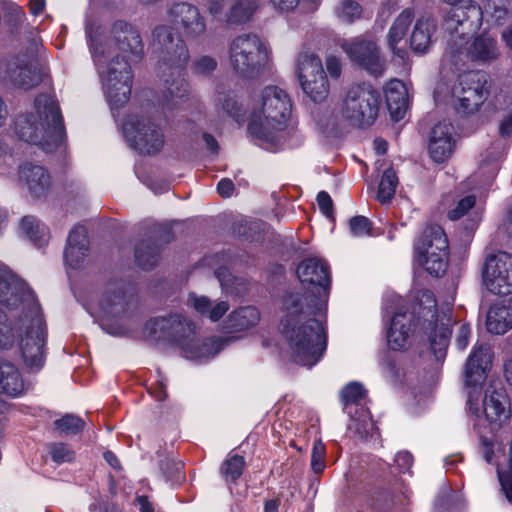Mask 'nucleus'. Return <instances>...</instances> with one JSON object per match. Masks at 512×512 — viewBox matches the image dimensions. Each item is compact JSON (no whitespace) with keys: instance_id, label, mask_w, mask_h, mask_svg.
<instances>
[{"instance_id":"393cba45","label":"nucleus","mask_w":512,"mask_h":512,"mask_svg":"<svg viewBox=\"0 0 512 512\" xmlns=\"http://www.w3.org/2000/svg\"><path fill=\"white\" fill-rule=\"evenodd\" d=\"M415 326L414 313L409 311L395 313L387 332L389 348L395 351L405 349Z\"/></svg>"},{"instance_id":"680f3d73","label":"nucleus","mask_w":512,"mask_h":512,"mask_svg":"<svg viewBox=\"0 0 512 512\" xmlns=\"http://www.w3.org/2000/svg\"><path fill=\"white\" fill-rule=\"evenodd\" d=\"M182 463L174 461H166L162 463L161 469L168 479L179 478L182 470Z\"/></svg>"},{"instance_id":"aec40b11","label":"nucleus","mask_w":512,"mask_h":512,"mask_svg":"<svg viewBox=\"0 0 512 512\" xmlns=\"http://www.w3.org/2000/svg\"><path fill=\"white\" fill-rule=\"evenodd\" d=\"M455 129L451 122L442 121L431 130L428 151L436 163L447 161L453 154L456 145Z\"/></svg>"},{"instance_id":"423d86ee","label":"nucleus","mask_w":512,"mask_h":512,"mask_svg":"<svg viewBox=\"0 0 512 512\" xmlns=\"http://www.w3.org/2000/svg\"><path fill=\"white\" fill-rule=\"evenodd\" d=\"M16 136L27 143L52 151L66 140V129L59 103L54 95L39 94L30 110L14 119Z\"/></svg>"},{"instance_id":"f3484780","label":"nucleus","mask_w":512,"mask_h":512,"mask_svg":"<svg viewBox=\"0 0 512 512\" xmlns=\"http://www.w3.org/2000/svg\"><path fill=\"white\" fill-rule=\"evenodd\" d=\"M482 274L488 291L497 295L510 294L512 292V255L500 251L487 256Z\"/></svg>"},{"instance_id":"9b49d317","label":"nucleus","mask_w":512,"mask_h":512,"mask_svg":"<svg viewBox=\"0 0 512 512\" xmlns=\"http://www.w3.org/2000/svg\"><path fill=\"white\" fill-rule=\"evenodd\" d=\"M229 61L238 75L253 77L267 64L268 50L257 35L243 34L230 43Z\"/></svg>"},{"instance_id":"b1692460","label":"nucleus","mask_w":512,"mask_h":512,"mask_svg":"<svg viewBox=\"0 0 512 512\" xmlns=\"http://www.w3.org/2000/svg\"><path fill=\"white\" fill-rule=\"evenodd\" d=\"M492 352L488 345L475 346L465 366V383L468 387L481 385L490 369Z\"/></svg>"},{"instance_id":"58836bf2","label":"nucleus","mask_w":512,"mask_h":512,"mask_svg":"<svg viewBox=\"0 0 512 512\" xmlns=\"http://www.w3.org/2000/svg\"><path fill=\"white\" fill-rule=\"evenodd\" d=\"M21 230L37 247H42L48 242L49 233L47 227L33 216L22 218Z\"/></svg>"},{"instance_id":"cd10ccee","label":"nucleus","mask_w":512,"mask_h":512,"mask_svg":"<svg viewBox=\"0 0 512 512\" xmlns=\"http://www.w3.org/2000/svg\"><path fill=\"white\" fill-rule=\"evenodd\" d=\"M19 177L33 197L44 196L50 188V175L44 167L26 163L20 167Z\"/></svg>"},{"instance_id":"412c9836","label":"nucleus","mask_w":512,"mask_h":512,"mask_svg":"<svg viewBox=\"0 0 512 512\" xmlns=\"http://www.w3.org/2000/svg\"><path fill=\"white\" fill-rule=\"evenodd\" d=\"M128 302L126 299V293L123 288L116 284L115 288L106 292L100 300L99 308L105 319L103 320V326L108 333L112 335H124L127 330L123 327L108 324V321L112 318H117L124 315L127 311Z\"/></svg>"},{"instance_id":"5701e85b","label":"nucleus","mask_w":512,"mask_h":512,"mask_svg":"<svg viewBox=\"0 0 512 512\" xmlns=\"http://www.w3.org/2000/svg\"><path fill=\"white\" fill-rule=\"evenodd\" d=\"M156 238L163 243H169L173 240V232L169 227H160L155 232V237H149L140 241L135 247V260L142 269L150 270L154 268L160 258L161 247Z\"/></svg>"},{"instance_id":"bf43d9fd","label":"nucleus","mask_w":512,"mask_h":512,"mask_svg":"<svg viewBox=\"0 0 512 512\" xmlns=\"http://www.w3.org/2000/svg\"><path fill=\"white\" fill-rule=\"evenodd\" d=\"M498 478L506 498L512 502V471L502 472L498 470Z\"/></svg>"},{"instance_id":"c9c22d12","label":"nucleus","mask_w":512,"mask_h":512,"mask_svg":"<svg viewBox=\"0 0 512 512\" xmlns=\"http://www.w3.org/2000/svg\"><path fill=\"white\" fill-rule=\"evenodd\" d=\"M187 303L201 316L208 317L213 322L221 319L229 310V304L226 301H220L213 305L208 297L198 296L194 293L189 294Z\"/></svg>"},{"instance_id":"49530a36","label":"nucleus","mask_w":512,"mask_h":512,"mask_svg":"<svg viewBox=\"0 0 512 512\" xmlns=\"http://www.w3.org/2000/svg\"><path fill=\"white\" fill-rule=\"evenodd\" d=\"M56 429L65 434H77L84 429L85 422L79 416L67 414L54 422Z\"/></svg>"},{"instance_id":"2eb2a0df","label":"nucleus","mask_w":512,"mask_h":512,"mask_svg":"<svg viewBox=\"0 0 512 512\" xmlns=\"http://www.w3.org/2000/svg\"><path fill=\"white\" fill-rule=\"evenodd\" d=\"M297 276L303 286L312 294L305 296L299 293L303 297L304 306L307 303L313 305L321 301L323 309H325L331 284L328 264L319 258H307L298 265Z\"/></svg>"},{"instance_id":"20e7f679","label":"nucleus","mask_w":512,"mask_h":512,"mask_svg":"<svg viewBox=\"0 0 512 512\" xmlns=\"http://www.w3.org/2000/svg\"><path fill=\"white\" fill-rule=\"evenodd\" d=\"M151 45L157 57L159 76L165 85L162 105L166 109H174L187 101L190 95V86L184 77L190 58L188 47L164 25L154 29Z\"/></svg>"},{"instance_id":"72a5a7b5","label":"nucleus","mask_w":512,"mask_h":512,"mask_svg":"<svg viewBox=\"0 0 512 512\" xmlns=\"http://www.w3.org/2000/svg\"><path fill=\"white\" fill-rule=\"evenodd\" d=\"M414 18V11L411 8L404 9L395 19L388 33V45L391 51L399 58L404 59L406 50L398 48V43L404 38L409 25Z\"/></svg>"},{"instance_id":"f704fd0d","label":"nucleus","mask_w":512,"mask_h":512,"mask_svg":"<svg viewBox=\"0 0 512 512\" xmlns=\"http://www.w3.org/2000/svg\"><path fill=\"white\" fill-rule=\"evenodd\" d=\"M436 31V23L433 18H419L413 28L410 37V46L413 51L424 53L432 43V35Z\"/></svg>"},{"instance_id":"052dcab7","label":"nucleus","mask_w":512,"mask_h":512,"mask_svg":"<svg viewBox=\"0 0 512 512\" xmlns=\"http://www.w3.org/2000/svg\"><path fill=\"white\" fill-rule=\"evenodd\" d=\"M470 334L471 327L466 323L461 324L455 340L459 350H464L468 346Z\"/></svg>"},{"instance_id":"864d4df0","label":"nucleus","mask_w":512,"mask_h":512,"mask_svg":"<svg viewBox=\"0 0 512 512\" xmlns=\"http://www.w3.org/2000/svg\"><path fill=\"white\" fill-rule=\"evenodd\" d=\"M371 225V221L361 215L354 216L349 220L350 231L356 237L370 235Z\"/></svg>"},{"instance_id":"603ef678","label":"nucleus","mask_w":512,"mask_h":512,"mask_svg":"<svg viewBox=\"0 0 512 512\" xmlns=\"http://www.w3.org/2000/svg\"><path fill=\"white\" fill-rule=\"evenodd\" d=\"M218 66V63L215 58L203 55L196 58L192 63V72L197 75H209L211 74Z\"/></svg>"},{"instance_id":"4c0bfd02","label":"nucleus","mask_w":512,"mask_h":512,"mask_svg":"<svg viewBox=\"0 0 512 512\" xmlns=\"http://www.w3.org/2000/svg\"><path fill=\"white\" fill-rule=\"evenodd\" d=\"M418 308H415L414 314L417 313L419 320L422 318L424 322L431 324L436 322L437 314V301L432 291L428 289L419 290L416 295Z\"/></svg>"},{"instance_id":"39448f33","label":"nucleus","mask_w":512,"mask_h":512,"mask_svg":"<svg viewBox=\"0 0 512 512\" xmlns=\"http://www.w3.org/2000/svg\"><path fill=\"white\" fill-rule=\"evenodd\" d=\"M292 112L288 93L274 85L254 95L248 116V132L267 148H278L285 142L287 123Z\"/></svg>"},{"instance_id":"7c9ffc66","label":"nucleus","mask_w":512,"mask_h":512,"mask_svg":"<svg viewBox=\"0 0 512 512\" xmlns=\"http://www.w3.org/2000/svg\"><path fill=\"white\" fill-rule=\"evenodd\" d=\"M486 326L490 333L504 334L512 328V301L493 304L487 314Z\"/></svg>"},{"instance_id":"774afa93","label":"nucleus","mask_w":512,"mask_h":512,"mask_svg":"<svg viewBox=\"0 0 512 512\" xmlns=\"http://www.w3.org/2000/svg\"><path fill=\"white\" fill-rule=\"evenodd\" d=\"M500 134L503 137H509L512 133V113L503 119L499 128Z\"/></svg>"},{"instance_id":"37998d69","label":"nucleus","mask_w":512,"mask_h":512,"mask_svg":"<svg viewBox=\"0 0 512 512\" xmlns=\"http://www.w3.org/2000/svg\"><path fill=\"white\" fill-rule=\"evenodd\" d=\"M398 185V177L393 168H388L384 171L377 193V199L381 203L389 202L395 195L396 187Z\"/></svg>"},{"instance_id":"79ce46f5","label":"nucleus","mask_w":512,"mask_h":512,"mask_svg":"<svg viewBox=\"0 0 512 512\" xmlns=\"http://www.w3.org/2000/svg\"><path fill=\"white\" fill-rule=\"evenodd\" d=\"M244 466L243 456L229 453L221 465L220 473L227 483L235 482L242 475Z\"/></svg>"},{"instance_id":"a878e982","label":"nucleus","mask_w":512,"mask_h":512,"mask_svg":"<svg viewBox=\"0 0 512 512\" xmlns=\"http://www.w3.org/2000/svg\"><path fill=\"white\" fill-rule=\"evenodd\" d=\"M89 241L85 227L76 225L69 233L64 258L68 266L80 268L88 255Z\"/></svg>"},{"instance_id":"473e14b6","label":"nucleus","mask_w":512,"mask_h":512,"mask_svg":"<svg viewBox=\"0 0 512 512\" xmlns=\"http://www.w3.org/2000/svg\"><path fill=\"white\" fill-rule=\"evenodd\" d=\"M259 320L260 313L255 307H240L229 314L224 329L228 333L241 332L256 326Z\"/></svg>"},{"instance_id":"69168bd1","label":"nucleus","mask_w":512,"mask_h":512,"mask_svg":"<svg viewBox=\"0 0 512 512\" xmlns=\"http://www.w3.org/2000/svg\"><path fill=\"white\" fill-rule=\"evenodd\" d=\"M326 68L332 78H338L341 74L340 61L334 56H330L326 59Z\"/></svg>"},{"instance_id":"2f4dec72","label":"nucleus","mask_w":512,"mask_h":512,"mask_svg":"<svg viewBox=\"0 0 512 512\" xmlns=\"http://www.w3.org/2000/svg\"><path fill=\"white\" fill-rule=\"evenodd\" d=\"M25 391V382L19 369L11 362L0 361V393L18 397Z\"/></svg>"},{"instance_id":"6ab92c4d","label":"nucleus","mask_w":512,"mask_h":512,"mask_svg":"<svg viewBox=\"0 0 512 512\" xmlns=\"http://www.w3.org/2000/svg\"><path fill=\"white\" fill-rule=\"evenodd\" d=\"M38 46V42L33 40L32 48L27 53L14 56L7 63L8 78L21 89L30 90L41 82L36 57Z\"/></svg>"},{"instance_id":"7ed1b4c3","label":"nucleus","mask_w":512,"mask_h":512,"mask_svg":"<svg viewBox=\"0 0 512 512\" xmlns=\"http://www.w3.org/2000/svg\"><path fill=\"white\" fill-rule=\"evenodd\" d=\"M90 39V49L100 74L103 77V87L108 102L119 107L128 102L132 89V71L129 61H140L144 55V43L138 28L124 20H117L111 26V36L119 52L123 55L113 58L106 67L107 57L104 50L92 37L91 31L86 30Z\"/></svg>"},{"instance_id":"dca6fc26","label":"nucleus","mask_w":512,"mask_h":512,"mask_svg":"<svg viewBox=\"0 0 512 512\" xmlns=\"http://www.w3.org/2000/svg\"><path fill=\"white\" fill-rule=\"evenodd\" d=\"M296 73L304 93L315 103L323 102L329 94V84L322 62L313 53H300Z\"/></svg>"},{"instance_id":"de8ad7c7","label":"nucleus","mask_w":512,"mask_h":512,"mask_svg":"<svg viewBox=\"0 0 512 512\" xmlns=\"http://www.w3.org/2000/svg\"><path fill=\"white\" fill-rule=\"evenodd\" d=\"M366 396V391L362 384L358 382H352L346 385L341 390V398L345 407L358 404L361 400H363Z\"/></svg>"},{"instance_id":"bb28decb","label":"nucleus","mask_w":512,"mask_h":512,"mask_svg":"<svg viewBox=\"0 0 512 512\" xmlns=\"http://www.w3.org/2000/svg\"><path fill=\"white\" fill-rule=\"evenodd\" d=\"M384 96L392 119H403L408 107V91L405 84L398 79L389 81L384 88Z\"/></svg>"},{"instance_id":"338daca9","label":"nucleus","mask_w":512,"mask_h":512,"mask_svg":"<svg viewBox=\"0 0 512 512\" xmlns=\"http://www.w3.org/2000/svg\"><path fill=\"white\" fill-rule=\"evenodd\" d=\"M481 452H482L483 458L487 462H490L492 460V457L494 455L493 444L487 438H483V437L481 438Z\"/></svg>"},{"instance_id":"0e129e2a","label":"nucleus","mask_w":512,"mask_h":512,"mask_svg":"<svg viewBox=\"0 0 512 512\" xmlns=\"http://www.w3.org/2000/svg\"><path fill=\"white\" fill-rule=\"evenodd\" d=\"M235 186L228 178L221 179L217 184V192L223 198H229L234 192Z\"/></svg>"},{"instance_id":"c85d7f7f","label":"nucleus","mask_w":512,"mask_h":512,"mask_svg":"<svg viewBox=\"0 0 512 512\" xmlns=\"http://www.w3.org/2000/svg\"><path fill=\"white\" fill-rule=\"evenodd\" d=\"M485 417L490 422H501L510 418L508 398L503 388H488L483 400Z\"/></svg>"},{"instance_id":"a211bd4d","label":"nucleus","mask_w":512,"mask_h":512,"mask_svg":"<svg viewBox=\"0 0 512 512\" xmlns=\"http://www.w3.org/2000/svg\"><path fill=\"white\" fill-rule=\"evenodd\" d=\"M341 48L349 59L367 70L374 76H380L385 69V61L380 56L376 43L365 37L358 36L343 40Z\"/></svg>"},{"instance_id":"f257e3e1","label":"nucleus","mask_w":512,"mask_h":512,"mask_svg":"<svg viewBox=\"0 0 512 512\" xmlns=\"http://www.w3.org/2000/svg\"><path fill=\"white\" fill-rule=\"evenodd\" d=\"M0 304L9 311L21 309L20 317L14 325L8 321L7 315L0 311V349L8 350L18 340L25 366L30 371L41 370L46 358L47 330L33 291L11 272L2 271Z\"/></svg>"},{"instance_id":"3c124183","label":"nucleus","mask_w":512,"mask_h":512,"mask_svg":"<svg viewBox=\"0 0 512 512\" xmlns=\"http://www.w3.org/2000/svg\"><path fill=\"white\" fill-rule=\"evenodd\" d=\"M476 198L473 195H468L460 199L454 208L447 212V217L451 221H456L467 214L475 205Z\"/></svg>"},{"instance_id":"6e6d98bb","label":"nucleus","mask_w":512,"mask_h":512,"mask_svg":"<svg viewBox=\"0 0 512 512\" xmlns=\"http://www.w3.org/2000/svg\"><path fill=\"white\" fill-rule=\"evenodd\" d=\"M317 204L321 212L328 218L333 217V201L326 191H320L317 195Z\"/></svg>"},{"instance_id":"f8f14e48","label":"nucleus","mask_w":512,"mask_h":512,"mask_svg":"<svg viewBox=\"0 0 512 512\" xmlns=\"http://www.w3.org/2000/svg\"><path fill=\"white\" fill-rule=\"evenodd\" d=\"M123 133L130 147L144 155L158 153L165 143L162 128L146 116H129L123 124Z\"/></svg>"},{"instance_id":"ddd939ff","label":"nucleus","mask_w":512,"mask_h":512,"mask_svg":"<svg viewBox=\"0 0 512 512\" xmlns=\"http://www.w3.org/2000/svg\"><path fill=\"white\" fill-rule=\"evenodd\" d=\"M167 20L171 24L169 28L175 37H183L189 41L203 37L207 30V23L200 9L186 1L172 2L168 5ZM168 27V25H166Z\"/></svg>"},{"instance_id":"8fccbe9b","label":"nucleus","mask_w":512,"mask_h":512,"mask_svg":"<svg viewBox=\"0 0 512 512\" xmlns=\"http://www.w3.org/2000/svg\"><path fill=\"white\" fill-rule=\"evenodd\" d=\"M49 454L52 460L58 464L74 460V451L64 443H54L49 446Z\"/></svg>"},{"instance_id":"09e8293b","label":"nucleus","mask_w":512,"mask_h":512,"mask_svg":"<svg viewBox=\"0 0 512 512\" xmlns=\"http://www.w3.org/2000/svg\"><path fill=\"white\" fill-rule=\"evenodd\" d=\"M428 226L424 229L422 235L417 240L414 252H415V260H421L424 257L430 256V252H437L435 250V237L434 235H428Z\"/></svg>"},{"instance_id":"a19ab883","label":"nucleus","mask_w":512,"mask_h":512,"mask_svg":"<svg viewBox=\"0 0 512 512\" xmlns=\"http://www.w3.org/2000/svg\"><path fill=\"white\" fill-rule=\"evenodd\" d=\"M256 8L257 0H236L227 13V22H246L250 19Z\"/></svg>"},{"instance_id":"c03bdc74","label":"nucleus","mask_w":512,"mask_h":512,"mask_svg":"<svg viewBox=\"0 0 512 512\" xmlns=\"http://www.w3.org/2000/svg\"><path fill=\"white\" fill-rule=\"evenodd\" d=\"M335 13L342 22L353 23L360 19L362 7L356 0H340Z\"/></svg>"},{"instance_id":"ea45409f","label":"nucleus","mask_w":512,"mask_h":512,"mask_svg":"<svg viewBox=\"0 0 512 512\" xmlns=\"http://www.w3.org/2000/svg\"><path fill=\"white\" fill-rule=\"evenodd\" d=\"M218 104L224 112H226L236 122L242 123L245 121L246 111L242 103L237 100V95L234 91L218 92Z\"/></svg>"},{"instance_id":"e433bc0d","label":"nucleus","mask_w":512,"mask_h":512,"mask_svg":"<svg viewBox=\"0 0 512 512\" xmlns=\"http://www.w3.org/2000/svg\"><path fill=\"white\" fill-rule=\"evenodd\" d=\"M446 322H449V319H446ZM431 326V332L429 335L430 340V348L437 360H441L446 355V350L449 344V340L451 337V328L449 323H441L438 324V319L436 322H432L429 324Z\"/></svg>"},{"instance_id":"5fc2aeb1","label":"nucleus","mask_w":512,"mask_h":512,"mask_svg":"<svg viewBox=\"0 0 512 512\" xmlns=\"http://www.w3.org/2000/svg\"><path fill=\"white\" fill-rule=\"evenodd\" d=\"M325 446L321 441H316L313 445L311 455V467L315 473H321L325 468L324 462Z\"/></svg>"},{"instance_id":"4d7b16f0","label":"nucleus","mask_w":512,"mask_h":512,"mask_svg":"<svg viewBox=\"0 0 512 512\" xmlns=\"http://www.w3.org/2000/svg\"><path fill=\"white\" fill-rule=\"evenodd\" d=\"M231 3L232 0H203L207 12L212 16L221 14Z\"/></svg>"},{"instance_id":"c756f323","label":"nucleus","mask_w":512,"mask_h":512,"mask_svg":"<svg viewBox=\"0 0 512 512\" xmlns=\"http://www.w3.org/2000/svg\"><path fill=\"white\" fill-rule=\"evenodd\" d=\"M227 339L223 338H208L199 342L196 339V333L193 337V342H189L182 350L187 359L202 361L207 360L217 355L225 346Z\"/></svg>"},{"instance_id":"13d9d810","label":"nucleus","mask_w":512,"mask_h":512,"mask_svg":"<svg viewBox=\"0 0 512 512\" xmlns=\"http://www.w3.org/2000/svg\"><path fill=\"white\" fill-rule=\"evenodd\" d=\"M395 463L400 472H409L413 465V456L408 451H400L395 456Z\"/></svg>"},{"instance_id":"0eeeda50","label":"nucleus","mask_w":512,"mask_h":512,"mask_svg":"<svg viewBox=\"0 0 512 512\" xmlns=\"http://www.w3.org/2000/svg\"><path fill=\"white\" fill-rule=\"evenodd\" d=\"M508 16V0H483L479 6L473 0H465L460 7L449 8L444 15L443 28L445 31H458L461 38L474 34L484 19L496 25H502Z\"/></svg>"},{"instance_id":"6e6552de","label":"nucleus","mask_w":512,"mask_h":512,"mask_svg":"<svg viewBox=\"0 0 512 512\" xmlns=\"http://www.w3.org/2000/svg\"><path fill=\"white\" fill-rule=\"evenodd\" d=\"M380 93L371 84L361 83L348 88L341 102L340 113L351 126H371L378 117Z\"/></svg>"},{"instance_id":"1a4fd4ad","label":"nucleus","mask_w":512,"mask_h":512,"mask_svg":"<svg viewBox=\"0 0 512 512\" xmlns=\"http://www.w3.org/2000/svg\"><path fill=\"white\" fill-rule=\"evenodd\" d=\"M460 31V28L458 31H446L449 34V39L443 55L444 63H448L459 70L468 59L487 62L497 58L498 50L493 38L481 35L468 46L469 39L473 34L465 35L462 39Z\"/></svg>"},{"instance_id":"4be33fe9","label":"nucleus","mask_w":512,"mask_h":512,"mask_svg":"<svg viewBox=\"0 0 512 512\" xmlns=\"http://www.w3.org/2000/svg\"><path fill=\"white\" fill-rule=\"evenodd\" d=\"M428 235L435 237V250L437 252H430V256L424 257L417 262L424 266L426 271L432 275L439 277L446 272L449 258V243L448 238L439 225L428 226Z\"/></svg>"},{"instance_id":"4468645a","label":"nucleus","mask_w":512,"mask_h":512,"mask_svg":"<svg viewBox=\"0 0 512 512\" xmlns=\"http://www.w3.org/2000/svg\"><path fill=\"white\" fill-rule=\"evenodd\" d=\"M145 333L153 341H167L181 350L193 342L195 325L181 314L158 317L145 324Z\"/></svg>"},{"instance_id":"9d476101","label":"nucleus","mask_w":512,"mask_h":512,"mask_svg":"<svg viewBox=\"0 0 512 512\" xmlns=\"http://www.w3.org/2000/svg\"><path fill=\"white\" fill-rule=\"evenodd\" d=\"M453 105L458 114L477 113L489 96L487 75L483 71H467L457 76L451 88Z\"/></svg>"},{"instance_id":"f03ea898","label":"nucleus","mask_w":512,"mask_h":512,"mask_svg":"<svg viewBox=\"0 0 512 512\" xmlns=\"http://www.w3.org/2000/svg\"><path fill=\"white\" fill-rule=\"evenodd\" d=\"M324 310L321 301L304 306L298 292H289L283 298L281 333L295 363L312 367L323 356L327 348Z\"/></svg>"},{"instance_id":"e2e57ef3","label":"nucleus","mask_w":512,"mask_h":512,"mask_svg":"<svg viewBox=\"0 0 512 512\" xmlns=\"http://www.w3.org/2000/svg\"><path fill=\"white\" fill-rule=\"evenodd\" d=\"M270 3L275 10L290 12L298 6L300 0H270Z\"/></svg>"},{"instance_id":"a18cd8bd","label":"nucleus","mask_w":512,"mask_h":512,"mask_svg":"<svg viewBox=\"0 0 512 512\" xmlns=\"http://www.w3.org/2000/svg\"><path fill=\"white\" fill-rule=\"evenodd\" d=\"M504 144L501 140H497L481 155L480 166L487 167L488 171L494 173L498 169V161L504 153Z\"/></svg>"}]
</instances>
